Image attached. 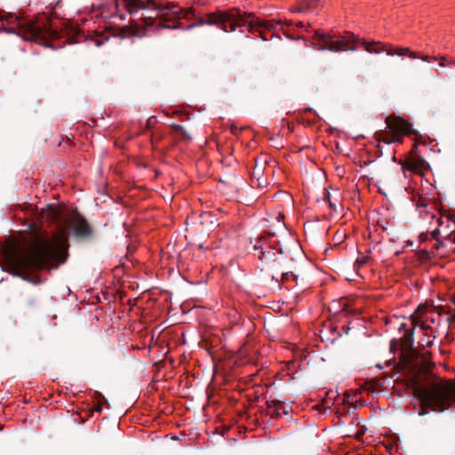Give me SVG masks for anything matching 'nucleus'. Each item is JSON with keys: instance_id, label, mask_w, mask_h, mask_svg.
<instances>
[{"instance_id": "1", "label": "nucleus", "mask_w": 455, "mask_h": 455, "mask_svg": "<svg viewBox=\"0 0 455 455\" xmlns=\"http://www.w3.org/2000/svg\"><path fill=\"white\" fill-rule=\"evenodd\" d=\"M42 225L49 222L57 231L49 235L43 228L33 230L31 239L8 250L6 256L8 272L27 282L37 283L32 274L43 270L57 268L68 256V230L72 229L76 238L89 240L93 236V229L87 220L75 212L72 215L64 207L48 204L37 215Z\"/></svg>"}, {"instance_id": "2", "label": "nucleus", "mask_w": 455, "mask_h": 455, "mask_svg": "<svg viewBox=\"0 0 455 455\" xmlns=\"http://www.w3.org/2000/svg\"><path fill=\"white\" fill-rule=\"evenodd\" d=\"M116 7L124 4L126 11L132 15L141 14L138 19L143 21L146 27L157 26L166 28H183L181 20H196L198 23L201 17L197 16L194 8H180L173 3L159 4L155 0H116Z\"/></svg>"}, {"instance_id": "3", "label": "nucleus", "mask_w": 455, "mask_h": 455, "mask_svg": "<svg viewBox=\"0 0 455 455\" xmlns=\"http://www.w3.org/2000/svg\"><path fill=\"white\" fill-rule=\"evenodd\" d=\"M280 20H264L256 17L253 12H247L238 8H231L227 11H217L209 12L206 18H200L198 23H190L187 29H192L196 26H215L222 31L228 33L234 32L237 28L248 26L249 33L260 37L263 41H268L274 36L268 37L266 30L272 32L275 24H281Z\"/></svg>"}, {"instance_id": "4", "label": "nucleus", "mask_w": 455, "mask_h": 455, "mask_svg": "<svg viewBox=\"0 0 455 455\" xmlns=\"http://www.w3.org/2000/svg\"><path fill=\"white\" fill-rule=\"evenodd\" d=\"M314 38L315 42H312L310 46L319 51H331V52H341V51H356L355 42L360 43L369 53L379 54L386 52L390 56H408L412 59H421L424 61H429L430 60H435V58L428 55L420 54L417 52H411L409 48L398 47L394 48L391 45L382 44L380 42H367L364 39H355V36L352 33H347V36H340L336 34H325L318 31L315 32Z\"/></svg>"}, {"instance_id": "5", "label": "nucleus", "mask_w": 455, "mask_h": 455, "mask_svg": "<svg viewBox=\"0 0 455 455\" xmlns=\"http://www.w3.org/2000/svg\"><path fill=\"white\" fill-rule=\"evenodd\" d=\"M413 395L421 404L419 415L424 416L427 409L443 411L455 403V383L451 380H432L424 384L418 376L413 379Z\"/></svg>"}, {"instance_id": "6", "label": "nucleus", "mask_w": 455, "mask_h": 455, "mask_svg": "<svg viewBox=\"0 0 455 455\" xmlns=\"http://www.w3.org/2000/svg\"><path fill=\"white\" fill-rule=\"evenodd\" d=\"M14 34L24 40L39 42L57 36L48 20H32L20 12H11L0 10V31Z\"/></svg>"}, {"instance_id": "7", "label": "nucleus", "mask_w": 455, "mask_h": 455, "mask_svg": "<svg viewBox=\"0 0 455 455\" xmlns=\"http://www.w3.org/2000/svg\"><path fill=\"white\" fill-rule=\"evenodd\" d=\"M414 327L404 332L403 336L400 339V347L403 357L408 365L416 368L419 366L418 363H414L415 359L419 358V352L414 348Z\"/></svg>"}, {"instance_id": "8", "label": "nucleus", "mask_w": 455, "mask_h": 455, "mask_svg": "<svg viewBox=\"0 0 455 455\" xmlns=\"http://www.w3.org/2000/svg\"><path fill=\"white\" fill-rule=\"evenodd\" d=\"M386 123L389 132L392 133V136H395L397 134L403 139V134H418V132L412 129V125L400 116H389L387 117Z\"/></svg>"}, {"instance_id": "9", "label": "nucleus", "mask_w": 455, "mask_h": 455, "mask_svg": "<svg viewBox=\"0 0 455 455\" xmlns=\"http://www.w3.org/2000/svg\"><path fill=\"white\" fill-rule=\"evenodd\" d=\"M291 411V408L284 404L282 401L274 399L267 401V407L265 413L271 418H281L283 415H288Z\"/></svg>"}, {"instance_id": "10", "label": "nucleus", "mask_w": 455, "mask_h": 455, "mask_svg": "<svg viewBox=\"0 0 455 455\" xmlns=\"http://www.w3.org/2000/svg\"><path fill=\"white\" fill-rule=\"evenodd\" d=\"M403 169L417 172L426 169L427 162L420 156H411L403 163H401Z\"/></svg>"}, {"instance_id": "11", "label": "nucleus", "mask_w": 455, "mask_h": 455, "mask_svg": "<svg viewBox=\"0 0 455 455\" xmlns=\"http://www.w3.org/2000/svg\"><path fill=\"white\" fill-rule=\"evenodd\" d=\"M376 140L379 141H382L387 144L390 143H402L403 139L399 135L392 136V133L387 131H380L375 134Z\"/></svg>"}, {"instance_id": "12", "label": "nucleus", "mask_w": 455, "mask_h": 455, "mask_svg": "<svg viewBox=\"0 0 455 455\" xmlns=\"http://www.w3.org/2000/svg\"><path fill=\"white\" fill-rule=\"evenodd\" d=\"M299 3L304 7V12L307 13L316 8L318 0H302Z\"/></svg>"}, {"instance_id": "13", "label": "nucleus", "mask_w": 455, "mask_h": 455, "mask_svg": "<svg viewBox=\"0 0 455 455\" xmlns=\"http://www.w3.org/2000/svg\"><path fill=\"white\" fill-rule=\"evenodd\" d=\"M259 259L262 262H264V261L267 262V263L275 262V253L273 251H261L260 254L259 255Z\"/></svg>"}, {"instance_id": "14", "label": "nucleus", "mask_w": 455, "mask_h": 455, "mask_svg": "<svg viewBox=\"0 0 455 455\" xmlns=\"http://www.w3.org/2000/svg\"><path fill=\"white\" fill-rule=\"evenodd\" d=\"M172 128L175 132L180 133L184 140H191L189 133L183 128V126L180 124H172Z\"/></svg>"}, {"instance_id": "15", "label": "nucleus", "mask_w": 455, "mask_h": 455, "mask_svg": "<svg viewBox=\"0 0 455 455\" xmlns=\"http://www.w3.org/2000/svg\"><path fill=\"white\" fill-rule=\"evenodd\" d=\"M435 338L434 334H430L419 341L422 347H430L433 346V339Z\"/></svg>"}, {"instance_id": "16", "label": "nucleus", "mask_w": 455, "mask_h": 455, "mask_svg": "<svg viewBox=\"0 0 455 455\" xmlns=\"http://www.w3.org/2000/svg\"><path fill=\"white\" fill-rule=\"evenodd\" d=\"M267 238L264 235H259L257 238L256 243L253 245L254 250H261L262 249V243L265 242Z\"/></svg>"}, {"instance_id": "17", "label": "nucleus", "mask_w": 455, "mask_h": 455, "mask_svg": "<svg viewBox=\"0 0 455 455\" xmlns=\"http://www.w3.org/2000/svg\"><path fill=\"white\" fill-rule=\"evenodd\" d=\"M369 259H370L369 256H366V255L361 256V257L357 258V259L355 261V265L361 267L363 265L367 264Z\"/></svg>"}, {"instance_id": "18", "label": "nucleus", "mask_w": 455, "mask_h": 455, "mask_svg": "<svg viewBox=\"0 0 455 455\" xmlns=\"http://www.w3.org/2000/svg\"><path fill=\"white\" fill-rule=\"evenodd\" d=\"M290 277H292L294 280H297L298 275L290 272L283 273L281 282L284 283L288 281Z\"/></svg>"}, {"instance_id": "19", "label": "nucleus", "mask_w": 455, "mask_h": 455, "mask_svg": "<svg viewBox=\"0 0 455 455\" xmlns=\"http://www.w3.org/2000/svg\"><path fill=\"white\" fill-rule=\"evenodd\" d=\"M290 11L291 12H300V13H305L304 12V7L301 6L300 3H298L296 5L292 6Z\"/></svg>"}, {"instance_id": "20", "label": "nucleus", "mask_w": 455, "mask_h": 455, "mask_svg": "<svg viewBox=\"0 0 455 455\" xmlns=\"http://www.w3.org/2000/svg\"><path fill=\"white\" fill-rule=\"evenodd\" d=\"M243 130V128H239L238 126L235 125V124H232L230 126V132L232 134L234 135H238V133Z\"/></svg>"}, {"instance_id": "21", "label": "nucleus", "mask_w": 455, "mask_h": 455, "mask_svg": "<svg viewBox=\"0 0 455 455\" xmlns=\"http://www.w3.org/2000/svg\"><path fill=\"white\" fill-rule=\"evenodd\" d=\"M420 328L425 331L426 336H428V331H432V327L424 323L420 324Z\"/></svg>"}, {"instance_id": "22", "label": "nucleus", "mask_w": 455, "mask_h": 455, "mask_svg": "<svg viewBox=\"0 0 455 455\" xmlns=\"http://www.w3.org/2000/svg\"><path fill=\"white\" fill-rule=\"evenodd\" d=\"M27 304L29 307H34L36 304V299L35 298H30L27 300Z\"/></svg>"}, {"instance_id": "23", "label": "nucleus", "mask_w": 455, "mask_h": 455, "mask_svg": "<svg viewBox=\"0 0 455 455\" xmlns=\"http://www.w3.org/2000/svg\"><path fill=\"white\" fill-rule=\"evenodd\" d=\"M323 201L329 203L331 202V194L329 191H325L323 195Z\"/></svg>"}, {"instance_id": "24", "label": "nucleus", "mask_w": 455, "mask_h": 455, "mask_svg": "<svg viewBox=\"0 0 455 455\" xmlns=\"http://www.w3.org/2000/svg\"><path fill=\"white\" fill-rule=\"evenodd\" d=\"M440 235V230L439 229H435L433 232H432V236L433 238H437V236Z\"/></svg>"}, {"instance_id": "25", "label": "nucleus", "mask_w": 455, "mask_h": 455, "mask_svg": "<svg viewBox=\"0 0 455 455\" xmlns=\"http://www.w3.org/2000/svg\"><path fill=\"white\" fill-rule=\"evenodd\" d=\"M329 204V207L331 209V212H335L336 211V205L331 201L328 203Z\"/></svg>"}, {"instance_id": "26", "label": "nucleus", "mask_w": 455, "mask_h": 455, "mask_svg": "<svg viewBox=\"0 0 455 455\" xmlns=\"http://www.w3.org/2000/svg\"><path fill=\"white\" fill-rule=\"evenodd\" d=\"M445 60H446V59H445V57H442V58H441V60H440L441 61H440V63H439V65H440L441 67H444V61H445Z\"/></svg>"}, {"instance_id": "27", "label": "nucleus", "mask_w": 455, "mask_h": 455, "mask_svg": "<svg viewBox=\"0 0 455 455\" xmlns=\"http://www.w3.org/2000/svg\"><path fill=\"white\" fill-rule=\"evenodd\" d=\"M284 36L289 39H295L291 35H289L288 33H284Z\"/></svg>"}, {"instance_id": "28", "label": "nucleus", "mask_w": 455, "mask_h": 455, "mask_svg": "<svg viewBox=\"0 0 455 455\" xmlns=\"http://www.w3.org/2000/svg\"><path fill=\"white\" fill-rule=\"evenodd\" d=\"M95 410L97 411H100L102 410L101 404H98L97 407L95 408Z\"/></svg>"}, {"instance_id": "29", "label": "nucleus", "mask_w": 455, "mask_h": 455, "mask_svg": "<svg viewBox=\"0 0 455 455\" xmlns=\"http://www.w3.org/2000/svg\"><path fill=\"white\" fill-rule=\"evenodd\" d=\"M296 26H297L298 28H302V27H303V22H302V21H299V22L296 24Z\"/></svg>"}, {"instance_id": "30", "label": "nucleus", "mask_w": 455, "mask_h": 455, "mask_svg": "<svg viewBox=\"0 0 455 455\" xmlns=\"http://www.w3.org/2000/svg\"><path fill=\"white\" fill-rule=\"evenodd\" d=\"M148 126L149 127L151 125V119L149 118L147 122Z\"/></svg>"}, {"instance_id": "31", "label": "nucleus", "mask_w": 455, "mask_h": 455, "mask_svg": "<svg viewBox=\"0 0 455 455\" xmlns=\"http://www.w3.org/2000/svg\"><path fill=\"white\" fill-rule=\"evenodd\" d=\"M285 24L288 25V26L291 25V20L285 21Z\"/></svg>"}, {"instance_id": "32", "label": "nucleus", "mask_w": 455, "mask_h": 455, "mask_svg": "<svg viewBox=\"0 0 455 455\" xmlns=\"http://www.w3.org/2000/svg\"><path fill=\"white\" fill-rule=\"evenodd\" d=\"M278 253H279V254L283 253V249H279V250H278Z\"/></svg>"}, {"instance_id": "33", "label": "nucleus", "mask_w": 455, "mask_h": 455, "mask_svg": "<svg viewBox=\"0 0 455 455\" xmlns=\"http://www.w3.org/2000/svg\"><path fill=\"white\" fill-rule=\"evenodd\" d=\"M296 39H297V40H300V39L305 40V39H304L303 37H301V36H298Z\"/></svg>"}, {"instance_id": "34", "label": "nucleus", "mask_w": 455, "mask_h": 455, "mask_svg": "<svg viewBox=\"0 0 455 455\" xmlns=\"http://www.w3.org/2000/svg\"><path fill=\"white\" fill-rule=\"evenodd\" d=\"M98 395H99V396L102 397L106 401V399L102 396V394L98 393Z\"/></svg>"}, {"instance_id": "35", "label": "nucleus", "mask_w": 455, "mask_h": 455, "mask_svg": "<svg viewBox=\"0 0 455 455\" xmlns=\"http://www.w3.org/2000/svg\"><path fill=\"white\" fill-rule=\"evenodd\" d=\"M443 313H444V311H443V309L442 308L441 312H439V315H442V314H443Z\"/></svg>"}, {"instance_id": "36", "label": "nucleus", "mask_w": 455, "mask_h": 455, "mask_svg": "<svg viewBox=\"0 0 455 455\" xmlns=\"http://www.w3.org/2000/svg\"><path fill=\"white\" fill-rule=\"evenodd\" d=\"M273 235H274V233H269V234H268V236H269V237H270V236H273Z\"/></svg>"}]
</instances>
